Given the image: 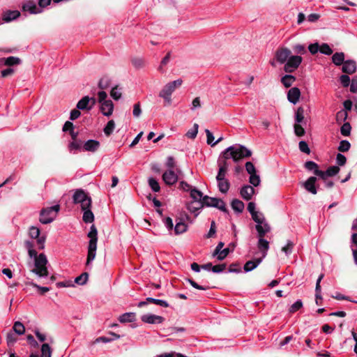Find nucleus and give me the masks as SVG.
<instances>
[{"instance_id": "f257e3e1", "label": "nucleus", "mask_w": 357, "mask_h": 357, "mask_svg": "<svg viewBox=\"0 0 357 357\" xmlns=\"http://www.w3.org/2000/svg\"><path fill=\"white\" fill-rule=\"evenodd\" d=\"M303 58L298 55H291V51L286 47H280L276 50L274 58L270 64L275 67L276 63L284 64V70L291 73L294 72L302 63Z\"/></svg>"}, {"instance_id": "f03ea898", "label": "nucleus", "mask_w": 357, "mask_h": 357, "mask_svg": "<svg viewBox=\"0 0 357 357\" xmlns=\"http://www.w3.org/2000/svg\"><path fill=\"white\" fill-rule=\"evenodd\" d=\"M252 153L244 146L236 144L226 149L222 152V156L227 160L232 158L234 162H238L244 158H248Z\"/></svg>"}, {"instance_id": "7ed1b4c3", "label": "nucleus", "mask_w": 357, "mask_h": 357, "mask_svg": "<svg viewBox=\"0 0 357 357\" xmlns=\"http://www.w3.org/2000/svg\"><path fill=\"white\" fill-rule=\"evenodd\" d=\"M88 237L90 240L88 245L86 266H89L94 260L96 255L98 231L94 225L91 226L90 231L88 233Z\"/></svg>"}, {"instance_id": "20e7f679", "label": "nucleus", "mask_w": 357, "mask_h": 357, "mask_svg": "<svg viewBox=\"0 0 357 357\" xmlns=\"http://www.w3.org/2000/svg\"><path fill=\"white\" fill-rule=\"evenodd\" d=\"M183 80L181 79H178L176 80L167 83L160 91L159 96L160 98H162L167 105H170L172 103V94L176 88H178L181 86Z\"/></svg>"}, {"instance_id": "39448f33", "label": "nucleus", "mask_w": 357, "mask_h": 357, "mask_svg": "<svg viewBox=\"0 0 357 357\" xmlns=\"http://www.w3.org/2000/svg\"><path fill=\"white\" fill-rule=\"evenodd\" d=\"M47 259L45 254H40L34 260V268L31 271L40 278L47 277L48 271L47 268Z\"/></svg>"}, {"instance_id": "423d86ee", "label": "nucleus", "mask_w": 357, "mask_h": 357, "mask_svg": "<svg viewBox=\"0 0 357 357\" xmlns=\"http://www.w3.org/2000/svg\"><path fill=\"white\" fill-rule=\"evenodd\" d=\"M60 206L59 204L42 209L40 213V222L45 225L52 222L56 218Z\"/></svg>"}, {"instance_id": "0eeeda50", "label": "nucleus", "mask_w": 357, "mask_h": 357, "mask_svg": "<svg viewBox=\"0 0 357 357\" xmlns=\"http://www.w3.org/2000/svg\"><path fill=\"white\" fill-rule=\"evenodd\" d=\"M73 202L81 204L82 210L91 208V199L82 190H77L73 195Z\"/></svg>"}, {"instance_id": "6e6552de", "label": "nucleus", "mask_w": 357, "mask_h": 357, "mask_svg": "<svg viewBox=\"0 0 357 357\" xmlns=\"http://www.w3.org/2000/svg\"><path fill=\"white\" fill-rule=\"evenodd\" d=\"M181 173V170L178 168L176 169H167L163 173L162 179L167 185H172L177 182L178 176Z\"/></svg>"}, {"instance_id": "1a4fd4ad", "label": "nucleus", "mask_w": 357, "mask_h": 357, "mask_svg": "<svg viewBox=\"0 0 357 357\" xmlns=\"http://www.w3.org/2000/svg\"><path fill=\"white\" fill-rule=\"evenodd\" d=\"M96 100L94 98H90L89 96L83 97L77 103V108L80 110H91L92 107L96 105Z\"/></svg>"}, {"instance_id": "9d476101", "label": "nucleus", "mask_w": 357, "mask_h": 357, "mask_svg": "<svg viewBox=\"0 0 357 357\" xmlns=\"http://www.w3.org/2000/svg\"><path fill=\"white\" fill-rule=\"evenodd\" d=\"M40 231L38 227L32 226L29 228V235L31 238L37 239V243L39 245V248H44V243L45 241V238L42 236L40 237Z\"/></svg>"}, {"instance_id": "9b49d317", "label": "nucleus", "mask_w": 357, "mask_h": 357, "mask_svg": "<svg viewBox=\"0 0 357 357\" xmlns=\"http://www.w3.org/2000/svg\"><path fill=\"white\" fill-rule=\"evenodd\" d=\"M22 10L31 14H38L42 12V9L37 6L33 0H28L23 3Z\"/></svg>"}, {"instance_id": "f8f14e48", "label": "nucleus", "mask_w": 357, "mask_h": 357, "mask_svg": "<svg viewBox=\"0 0 357 357\" xmlns=\"http://www.w3.org/2000/svg\"><path fill=\"white\" fill-rule=\"evenodd\" d=\"M141 320L144 323L155 324H162L165 321V318L162 316L153 314H146L141 317Z\"/></svg>"}, {"instance_id": "ddd939ff", "label": "nucleus", "mask_w": 357, "mask_h": 357, "mask_svg": "<svg viewBox=\"0 0 357 357\" xmlns=\"http://www.w3.org/2000/svg\"><path fill=\"white\" fill-rule=\"evenodd\" d=\"M340 168L337 166L329 167L326 172L317 171L316 176L320 177L322 180H326V178L328 176H333L338 174Z\"/></svg>"}, {"instance_id": "4468645a", "label": "nucleus", "mask_w": 357, "mask_h": 357, "mask_svg": "<svg viewBox=\"0 0 357 357\" xmlns=\"http://www.w3.org/2000/svg\"><path fill=\"white\" fill-rule=\"evenodd\" d=\"M100 104V109L105 116H110L114 111V104L111 100L104 101Z\"/></svg>"}, {"instance_id": "2eb2a0df", "label": "nucleus", "mask_w": 357, "mask_h": 357, "mask_svg": "<svg viewBox=\"0 0 357 357\" xmlns=\"http://www.w3.org/2000/svg\"><path fill=\"white\" fill-rule=\"evenodd\" d=\"M255 229L257 232V237H265V236L271 231V227L268 222L264 221V222L256 225Z\"/></svg>"}, {"instance_id": "dca6fc26", "label": "nucleus", "mask_w": 357, "mask_h": 357, "mask_svg": "<svg viewBox=\"0 0 357 357\" xmlns=\"http://www.w3.org/2000/svg\"><path fill=\"white\" fill-rule=\"evenodd\" d=\"M301 97V91L298 87L291 88L287 92V100L292 104L296 105Z\"/></svg>"}, {"instance_id": "f3484780", "label": "nucleus", "mask_w": 357, "mask_h": 357, "mask_svg": "<svg viewBox=\"0 0 357 357\" xmlns=\"http://www.w3.org/2000/svg\"><path fill=\"white\" fill-rule=\"evenodd\" d=\"M257 248L262 254V259L264 258L269 249V243L264 237H258Z\"/></svg>"}, {"instance_id": "a211bd4d", "label": "nucleus", "mask_w": 357, "mask_h": 357, "mask_svg": "<svg viewBox=\"0 0 357 357\" xmlns=\"http://www.w3.org/2000/svg\"><path fill=\"white\" fill-rule=\"evenodd\" d=\"M100 147V142L94 139H89L83 144V149L86 151L95 152Z\"/></svg>"}, {"instance_id": "6ab92c4d", "label": "nucleus", "mask_w": 357, "mask_h": 357, "mask_svg": "<svg viewBox=\"0 0 357 357\" xmlns=\"http://www.w3.org/2000/svg\"><path fill=\"white\" fill-rule=\"evenodd\" d=\"M316 181L317 178L314 176H311L303 183V186L305 190L313 195H316L317 193V190L315 186Z\"/></svg>"}, {"instance_id": "aec40b11", "label": "nucleus", "mask_w": 357, "mask_h": 357, "mask_svg": "<svg viewBox=\"0 0 357 357\" xmlns=\"http://www.w3.org/2000/svg\"><path fill=\"white\" fill-rule=\"evenodd\" d=\"M20 16L18 10H6L3 13L2 20L5 22H9Z\"/></svg>"}, {"instance_id": "412c9836", "label": "nucleus", "mask_w": 357, "mask_h": 357, "mask_svg": "<svg viewBox=\"0 0 357 357\" xmlns=\"http://www.w3.org/2000/svg\"><path fill=\"white\" fill-rule=\"evenodd\" d=\"M240 193L244 199L250 200L255 193V189L251 185H247L241 188Z\"/></svg>"}, {"instance_id": "4be33fe9", "label": "nucleus", "mask_w": 357, "mask_h": 357, "mask_svg": "<svg viewBox=\"0 0 357 357\" xmlns=\"http://www.w3.org/2000/svg\"><path fill=\"white\" fill-rule=\"evenodd\" d=\"M342 70L347 74H352L356 70V63L354 61L348 60L343 63Z\"/></svg>"}, {"instance_id": "5701e85b", "label": "nucleus", "mask_w": 357, "mask_h": 357, "mask_svg": "<svg viewBox=\"0 0 357 357\" xmlns=\"http://www.w3.org/2000/svg\"><path fill=\"white\" fill-rule=\"evenodd\" d=\"M262 258L255 259L247 261L244 265V271L249 272L254 270L262 261Z\"/></svg>"}, {"instance_id": "b1692460", "label": "nucleus", "mask_w": 357, "mask_h": 357, "mask_svg": "<svg viewBox=\"0 0 357 357\" xmlns=\"http://www.w3.org/2000/svg\"><path fill=\"white\" fill-rule=\"evenodd\" d=\"M204 207L202 202H191L187 206L188 209L197 215L200 209Z\"/></svg>"}, {"instance_id": "393cba45", "label": "nucleus", "mask_w": 357, "mask_h": 357, "mask_svg": "<svg viewBox=\"0 0 357 357\" xmlns=\"http://www.w3.org/2000/svg\"><path fill=\"white\" fill-rule=\"evenodd\" d=\"M136 320V314L135 312H126L121 314L119 321L121 323L133 322Z\"/></svg>"}, {"instance_id": "a878e982", "label": "nucleus", "mask_w": 357, "mask_h": 357, "mask_svg": "<svg viewBox=\"0 0 357 357\" xmlns=\"http://www.w3.org/2000/svg\"><path fill=\"white\" fill-rule=\"evenodd\" d=\"M324 278V274H321L317 280V282H316V287H315V291H316V294H315V296H316V303L317 305H319L320 303L319 301H321L322 300V297L321 296V285H320V282L321 281V280L323 279Z\"/></svg>"}, {"instance_id": "bb28decb", "label": "nucleus", "mask_w": 357, "mask_h": 357, "mask_svg": "<svg viewBox=\"0 0 357 357\" xmlns=\"http://www.w3.org/2000/svg\"><path fill=\"white\" fill-rule=\"evenodd\" d=\"M217 182H218V186L219 190L222 193L227 192V191L229 190V189L230 188V183H229V181H228V179L225 178V179H221V180H217Z\"/></svg>"}, {"instance_id": "cd10ccee", "label": "nucleus", "mask_w": 357, "mask_h": 357, "mask_svg": "<svg viewBox=\"0 0 357 357\" xmlns=\"http://www.w3.org/2000/svg\"><path fill=\"white\" fill-rule=\"evenodd\" d=\"M190 197L192 202H202L204 199L203 193L195 188H193L190 192Z\"/></svg>"}, {"instance_id": "c85d7f7f", "label": "nucleus", "mask_w": 357, "mask_h": 357, "mask_svg": "<svg viewBox=\"0 0 357 357\" xmlns=\"http://www.w3.org/2000/svg\"><path fill=\"white\" fill-rule=\"evenodd\" d=\"M296 81V77L291 75H285L281 78V82L286 88L290 87Z\"/></svg>"}, {"instance_id": "c756f323", "label": "nucleus", "mask_w": 357, "mask_h": 357, "mask_svg": "<svg viewBox=\"0 0 357 357\" xmlns=\"http://www.w3.org/2000/svg\"><path fill=\"white\" fill-rule=\"evenodd\" d=\"M344 60V54L343 52H336L332 56V61L336 66L342 65Z\"/></svg>"}, {"instance_id": "7c9ffc66", "label": "nucleus", "mask_w": 357, "mask_h": 357, "mask_svg": "<svg viewBox=\"0 0 357 357\" xmlns=\"http://www.w3.org/2000/svg\"><path fill=\"white\" fill-rule=\"evenodd\" d=\"M188 229L187 225L183 222L181 220L178 222H176V224L174 227V232L176 234H181L184 233Z\"/></svg>"}, {"instance_id": "2f4dec72", "label": "nucleus", "mask_w": 357, "mask_h": 357, "mask_svg": "<svg viewBox=\"0 0 357 357\" xmlns=\"http://www.w3.org/2000/svg\"><path fill=\"white\" fill-rule=\"evenodd\" d=\"M227 172V162H225L223 165H220L219 167V170L218 174L216 176V180H221L226 178V174Z\"/></svg>"}, {"instance_id": "473e14b6", "label": "nucleus", "mask_w": 357, "mask_h": 357, "mask_svg": "<svg viewBox=\"0 0 357 357\" xmlns=\"http://www.w3.org/2000/svg\"><path fill=\"white\" fill-rule=\"evenodd\" d=\"M83 211V221L86 223L92 222L94 220V215L92 211H91L90 208H88L87 209Z\"/></svg>"}, {"instance_id": "72a5a7b5", "label": "nucleus", "mask_w": 357, "mask_h": 357, "mask_svg": "<svg viewBox=\"0 0 357 357\" xmlns=\"http://www.w3.org/2000/svg\"><path fill=\"white\" fill-rule=\"evenodd\" d=\"M231 208L234 211L241 213L244 209V204L242 201L239 199H234L231 202Z\"/></svg>"}, {"instance_id": "f704fd0d", "label": "nucleus", "mask_w": 357, "mask_h": 357, "mask_svg": "<svg viewBox=\"0 0 357 357\" xmlns=\"http://www.w3.org/2000/svg\"><path fill=\"white\" fill-rule=\"evenodd\" d=\"M13 331L17 335H23L25 332V327L20 321H15L13 327Z\"/></svg>"}, {"instance_id": "c9c22d12", "label": "nucleus", "mask_w": 357, "mask_h": 357, "mask_svg": "<svg viewBox=\"0 0 357 357\" xmlns=\"http://www.w3.org/2000/svg\"><path fill=\"white\" fill-rule=\"evenodd\" d=\"M111 84V79L107 76L102 77L98 82V87L101 89H107Z\"/></svg>"}, {"instance_id": "e433bc0d", "label": "nucleus", "mask_w": 357, "mask_h": 357, "mask_svg": "<svg viewBox=\"0 0 357 357\" xmlns=\"http://www.w3.org/2000/svg\"><path fill=\"white\" fill-rule=\"evenodd\" d=\"M115 128V123L114 120H110L107 122L104 128V132L107 136H109L114 131Z\"/></svg>"}, {"instance_id": "4c0bfd02", "label": "nucleus", "mask_w": 357, "mask_h": 357, "mask_svg": "<svg viewBox=\"0 0 357 357\" xmlns=\"http://www.w3.org/2000/svg\"><path fill=\"white\" fill-rule=\"evenodd\" d=\"M146 301L149 303H154L155 305H160V306L163 307H169L168 303L167 301H164V300L156 299V298H151V297H149V298H146Z\"/></svg>"}, {"instance_id": "58836bf2", "label": "nucleus", "mask_w": 357, "mask_h": 357, "mask_svg": "<svg viewBox=\"0 0 357 357\" xmlns=\"http://www.w3.org/2000/svg\"><path fill=\"white\" fill-rule=\"evenodd\" d=\"M149 185L153 192H159L160 190V185L156 179L154 178H149L148 180Z\"/></svg>"}, {"instance_id": "ea45409f", "label": "nucleus", "mask_w": 357, "mask_h": 357, "mask_svg": "<svg viewBox=\"0 0 357 357\" xmlns=\"http://www.w3.org/2000/svg\"><path fill=\"white\" fill-rule=\"evenodd\" d=\"M252 220L257 223L256 225L260 224L266 221L264 215L259 212L256 211L254 214L251 215Z\"/></svg>"}, {"instance_id": "a19ab883", "label": "nucleus", "mask_w": 357, "mask_h": 357, "mask_svg": "<svg viewBox=\"0 0 357 357\" xmlns=\"http://www.w3.org/2000/svg\"><path fill=\"white\" fill-rule=\"evenodd\" d=\"M304 119V109L302 107H299L296 112L295 121L296 123H301Z\"/></svg>"}, {"instance_id": "79ce46f5", "label": "nucleus", "mask_w": 357, "mask_h": 357, "mask_svg": "<svg viewBox=\"0 0 357 357\" xmlns=\"http://www.w3.org/2000/svg\"><path fill=\"white\" fill-rule=\"evenodd\" d=\"M52 350L48 344H43L41 347L42 357H51Z\"/></svg>"}, {"instance_id": "37998d69", "label": "nucleus", "mask_w": 357, "mask_h": 357, "mask_svg": "<svg viewBox=\"0 0 357 357\" xmlns=\"http://www.w3.org/2000/svg\"><path fill=\"white\" fill-rule=\"evenodd\" d=\"M198 128L199 126L197 123H195L192 128L189 130L185 135L190 138V139H195L197 137V132H198Z\"/></svg>"}, {"instance_id": "c03bdc74", "label": "nucleus", "mask_w": 357, "mask_h": 357, "mask_svg": "<svg viewBox=\"0 0 357 357\" xmlns=\"http://www.w3.org/2000/svg\"><path fill=\"white\" fill-rule=\"evenodd\" d=\"M305 167L309 170V171H313L314 172V174L316 175V172L317 171H320L319 169H318V165L316 162H313V161H307L305 165H304Z\"/></svg>"}, {"instance_id": "a18cd8bd", "label": "nucleus", "mask_w": 357, "mask_h": 357, "mask_svg": "<svg viewBox=\"0 0 357 357\" xmlns=\"http://www.w3.org/2000/svg\"><path fill=\"white\" fill-rule=\"evenodd\" d=\"M348 116L347 112L346 110H340L337 112L336 114V121L341 123L342 122L344 121Z\"/></svg>"}, {"instance_id": "49530a36", "label": "nucleus", "mask_w": 357, "mask_h": 357, "mask_svg": "<svg viewBox=\"0 0 357 357\" xmlns=\"http://www.w3.org/2000/svg\"><path fill=\"white\" fill-rule=\"evenodd\" d=\"M20 63V59L15 56H9L4 59V63L6 66H11Z\"/></svg>"}, {"instance_id": "de8ad7c7", "label": "nucleus", "mask_w": 357, "mask_h": 357, "mask_svg": "<svg viewBox=\"0 0 357 357\" xmlns=\"http://www.w3.org/2000/svg\"><path fill=\"white\" fill-rule=\"evenodd\" d=\"M215 201H216V198L210 197L206 195L204 197V199L202 202L204 206H206L214 207Z\"/></svg>"}, {"instance_id": "09e8293b", "label": "nucleus", "mask_w": 357, "mask_h": 357, "mask_svg": "<svg viewBox=\"0 0 357 357\" xmlns=\"http://www.w3.org/2000/svg\"><path fill=\"white\" fill-rule=\"evenodd\" d=\"M351 144L347 140H342L340 142V145L338 146V151L340 152H345L349 151L350 149Z\"/></svg>"}, {"instance_id": "8fccbe9b", "label": "nucleus", "mask_w": 357, "mask_h": 357, "mask_svg": "<svg viewBox=\"0 0 357 357\" xmlns=\"http://www.w3.org/2000/svg\"><path fill=\"white\" fill-rule=\"evenodd\" d=\"M89 275L87 273H84L81 274L79 276L77 277L75 280V282L78 284L83 285L86 284L88 280Z\"/></svg>"}, {"instance_id": "3c124183", "label": "nucleus", "mask_w": 357, "mask_h": 357, "mask_svg": "<svg viewBox=\"0 0 357 357\" xmlns=\"http://www.w3.org/2000/svg\"><path fill=\"white\" fill-rule=\"evenodd\" d=\"M303 307V302L301 300L296 301L294 304L291 305L289 307V312L290 313H294L299 310Z\"/></svg>"}, {"instance_id": "603ef678", "label": "nucleus", "mask_w": 357, "mask_h": 357, "mask_svg": "<svg viewBox=\"0 0 357 357\" xmlns=\"http://www.w3.org/2000/svg\"><path fill=\"white\" fill-rule=\"evenodd\" d=\"M319 52L326 55H331L333 53L332 49L326 43H323L319 46Z\"/></svg>"}, {"instance_id": "864d4df0", "label": "nucleus", "mask_w": 357, "mask_h": 357, "mask_svg": "<svg viewBox=\"0 0 357 357\" xmlns=\"http://www.w3.org/2000/svg\"><path fill=\"white\" fill-rule=\"evenodd\" d=\"M351 127L349 123H344L340 128L341 134L343 136H349L351 132Z\"/></svg>"}, {"instance_id": "5fc2aeb1", "label": "nucleus", "mask_w": 357, "mask_h": 357, "mask_svg": "<svg viewBox=\"0 0 357 357\" xmlns=\"http://www.w3.org/2000/svg\"><path fill=\"white\" fill-rule=\"evenodd\" d=\"M249 181L252 185L257 187L260 184L261 180L259 176L255 173L250 175Z\"/></svg>"}, {"instance_id": "6e6d98bb", "label": "nucleus", "mask_w": 357, "mask_h": 357, "mask_svg": "<svg viewBox=\"0 0 357 357\" xmlns=\"http://www.w3.org/2000/svg\"><path fill=\"white\" fill-rule=\"evenodd\" d=\"M293 248L294 243L291 241H288L287 245L282 248V251L288 256L291 253Z\"/></svg>"}, {"instance_id": "4d7b16f0", "label": "nucleus", "mask_w": 357, "mask_h": 357, "mask_svg": "<svg viewBox=\"0 0 357 357\" xmlns=\"http://www.w3.org/2000/svg\"><path fill=\"white\" fill-rule=\"evenodd\" d=\"M166 166L167 167V169H176L177 168L174 158L172 156H169L167 158Z\"/></svg>"}, {"instance_id": "13d9d810", "label": "nucleus", "mask_w": 357, "mask_h": 357, "mask_svg": "<svg viewBox=\"0 0 357 357\" xmlns=\"http://www.w3.org/2000/svg\"><path fill=\"white\" fill-rule=\"evenodd\" d=\"M294 132L298 137H302L305 135L304 128L298 123H295L294 126Z\"/></svg>"}, {"instance_id": "bf43d9fd", "label": "nucleus", "mask_w": 357, "mask_h": 357, "mask_svg": "<svg viewBox=\"0 0 357 357\" xmlns=\"http://www.w3.org/2000/svg\"><path fill=\"white\" fill-rule=\"evenodd\" d=\"M110 95L114 100H119L121 97V93L117 86L113 87L112 89Z\"/></svg>"}, {"instance_id": "052dcab7", "label": "nucleus", "mask_w": 357, "mask_h": 357, "mask_svg": "<svg viewBox=\"0 0 357 357\" xmlns=\"http://www.w3.org/2000/svg\"><path fill=\"white\" fill-rule=\"evenodd\" d=\"M6 341L8 346H12L16 342L17 337L14 333L10 332L7 334Z\"/></svg>"}, {"instance_id": "680f3d73", "label": "nucleus", "mask_w": 357, "mask_h": 357, "mask_svg": "<svg viewBox=\"0 0 357 357\" xmlns=\"http://www.w3.org/2000/svg\"><path fill=\"white\" fill-rule=\"evenodd\" d=\"M293 50L296 54H303L306 52L305 46L301 44L294 45Z\"/></svg>"}, {"instance_id": "e2e57ef3", "label": "nucleus", "mask_w": 357, "mask_h": 357, "mask_svg": "<svg viewBox=\"0 0 357 357\" xmlns=\"http://www.w3.org/2000/svg\"><path fill=\"white\" fill-rule=\"evenodd\" d=\"M299 149L301 151L309 154L310 153V149L307 145V144L305 141H301L299 142Z\"/></svg>"}, {"instance_id": "0e129e2a", "label": "nucleus", "mask_w": 357, "mask_h": 357, "mask_svg": "<svg viewBox=\"0 0 357 357\" xmlns=\"http://www.w3.org/2000/svg\"><path fill=\"white\" fill-rule=\"evenodd\" d=\"M229 249L227 248H225L222 250H221L215 256H217V259L218 260L222 261L227 257V256L229 255Z\"/></svg>"}, {"instance_id": "69168bd1", "label": "nucleus", "mask_w": 357, "mask_h": 357, "mask_svg": "<svg viewBox=\"0 0 357 357\" xmlns=\"http://www.w3.org/2000/svg\"><path fill=\"white\" fill-rule=\"evenodd\" d=\"M132 63L136 68H141L144 66V61L140 58L132 59Z\"/></svg>"}, {"instance_id": "338daca9", "label": "nucleus", "mask_w": 357, "mask_h": 357, "mask_svg": "<svg viewBox=\"0 0 357 357\" xmlns=\"http://www.w3.org/2000/svg\"><path fill=\"white\" fill-rule=\"evenodd\" d=\"M214 207L218 208L224 212L227 211L225 202L220 199L216 198Z\"/></svg>"}, {"instance_id": "774afa93", "label": "nucleus", "mask_w": 357, "mask_h": 357, "mask_svg": "<svg viewBox=\"0 0 357 357\" xmlns=\"http://www.w3.org/2000/svg\"><path fill=\"white\" fill-rule=\"evenodd\" d=\"M81 148V142L74 140L71 142L68 145V149L70 151H73L74 150H79Z\"/></svg>"}]
</instances>
